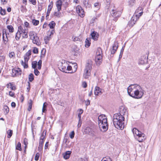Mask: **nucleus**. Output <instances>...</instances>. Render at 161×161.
<instances>
[{
  "label": "nucleus",
  "instance_id": "1",
  "mask_svg": "<svg viewBox=\"0 0 161 161\" xmlns=\"http://www.w3.org/2000/svg\"><path fill=\"white\" fill-rule=\"evenodd\" d=\"M125 117L120 114L116 113L114 114L113 117V122L115 128L118 129L123 130L125 125L123 122L125 120Z\"/></svg>",
  "mask_w": 161,
  "mask_h": 161
},
{
  "label": "nucleus",
  "instance_id": "2",
  "mask_svg": "<svg viewBox=\"0 0 161 161\" xmlns=\"http://www.w3.org/2000/svg\"><path fill=\"white\" fill-rule=\"evenodd\" d=\"M92 62L91 60L87 61L86 65L85 66L83 74V77L85 79H88L91 75V71L92 69Z\"/></svg>",
  "mask_w": 161,
  "mask_h": 161
},
{
  "label": "nucleus",
  "instance_id": "3",
  "mask_svg": "<svg viewBox=\"0 0 161 161\" xmlns=\"http://www.w3.org/2000/svg\"><path fill=\"white\" fill-rule=\"evenodd\" d=\"M84 132L86 134L94 137L96 136L98 134V131L96 128H92L87 127L85 129Z\"/></svg>",
  "mask_w": 161,
  "mask_h": 161
},
{
  "label": "nucleus",
  "instance_id": "4",
  "mask_svg": "<svg viewBox=\"0 0 161 161\" xmlns=\"http://www.w3.org/2000/svg\"><path fill=\"white\" fill-rule=\"evenodd\" d=\"M139 85L137 84L131 85L127 88L128 94L133 97L136 93V90L137 91V88H139Z\"/></svg>",
  "mask_w": 161,
  "mask_h": 161
},
{
  "label": "nucleus",
  "instance_id": "5",
  "mask_svg": "<svg viewBox=\"0 0 161 161\" xmlns=\"http://www.w3.org/2000/svg\"><path fill=\"white\" fill-rule=\"evenodd\" d=\"M102 54V49L100 47H98L96 52L97 56L95 58V61L97 65H100L102 62L103 58Z\"/></svg>",
  "mask_w": 161,
  "mask_h": 161
},
{
  "label": "nucleus",
  "instance_id": "6",
  "mask_svg": "<svg viewBox=\"0 0 161 161\" xmlns=\"http://www.w3.org/2000/svg\"><path fill=\"white\" fill-rule=\"evenodd\" d=\"M135 93L133 98L136 99H140L142 97L144 94V90L140 86L139 88H137V91H136Z\"/></svg>",
  "mask_w": 161,
  "mask_h": 161
},
{
  "label": "nucleus",
  "instance_id": "7",
  "mask_svg": "<svg viewBox=\"0 0 161 161\" xmlns=\"http://www.w3.org/2000/svg\"><path fill=\"white\" fill-rule=\"evenodd\" d=\"M134 136L135 138L139 142H142L143 140H145L146 138L145 135L142 133L140 131L137 129L136 134H135Z\"/></svg>",
  "mask_w": 161,
  "mask_h": 161
},
{
  "label": "nucleus",
  "instance_id": "8",
  "mask_svg": "<svg viewBox=\"0 0 161 161\" xmlns=\"http://www.w3.org/2000/svg\"><path fill=\"white\" fill-rule=\"evenodd\" d=\"M139 19V17H138L137 15H133L131 17L130 20L129 21L128 25L130 27L133 26V25L136 24V21Z\"/></svg>",
  "mask_w": 161,
  "mask_h": 161
},
{
  "label": "nucleus",
  "instance_id": "9",
  "mask_svg": "<svg viewBox=\"0 0 161 161\" xmlns=\"http://www.w3.org/2000/svg\"><path fill=\"white\" fill-rule=\"evenodd\" d=\"M76 11L80 17L83 18L85 16L84 10L80 6L78 5L76 7Z\"/></svg>",
  "mask_w": 161,
  "mask_h": 161
},
{
  "label": "nucleus",
  "instance_id": "10",
  "mask_svg": "<svg viewBox=\"0 0 161 161\" xmlns=\"http://www.w3.org/2000/svg\"><path fill=\"white\" fill-rule=\"evenodd\" d=\"M98 124H102L103 123H106L107 121V118L105 115L102 114L100 115L98 118Z\"/></svg>",
  "mask_w": 161,
  "mask_h": 161
},
{
  "label": "nucleus",
  "instance_id": "11",
  "mask_svg": "<svg viewBox=\"0 0 161 161\" xmlns=\"http://www.w3.org/2000/svg\"><path fill=\"white\" fill-rule=\"evenodd\" d=\"M148 56L146 55L142 56L138 60V64H143L147 63Z\"/></svg>",
  "mask_w": 161,
  "mask_h": 161
},
{
  "label": "nucleus",
  "instance_id": "12",
  "mask_svg": "<svg viewBox=\"0 0 161 161\" xmlns=\"http://www.w3.org/2000/svg\"><path fill=\"white\" fill-rule=\"evenodd\" d=\"M64 62H63L61 63V65H60V66L59 67V69L61 71H62L63 72H65L66 73H71V72H67L66 71V67L67 66V64L66 63V62H65L64 61Z\"/></svg>",
  "mask_w": 161,
  "mask_h": 161
},
{
  "label": "nucleus",
  "instance_id": "13",
  "mask_svg": "<svg viewBox=\"0 0 161 161\" xmlns=\"http://www.w3.org/2000/svg\"><path fill=\"white\" fill-rule=\"evenodd\" d=\"M99 126L100 130L103 132H106L108 129V125L107 122H106V123H103L102 125L100 124H99Z\"/></svg>",
  "mask_w": 161,
  "mask_h": 161
},
{
  "label": "nucleus",
  "instance_id": "14",
  "mask_svg": "<svg viewBox=\"0 0 161 161\" xmlns=\"http://www.w3.org/2000/svg\"><path fill=\"white\" fill-rule=\"evenodd\" d=\"M12 75L13 77L21 75L22 73V71L19 68H18L17 69H13L12 70Z\"/></svg>",
  "mask_w": 161,
  "mask_h": 161
},
{
  "label": "nucleus",
  "instance_id": "15",
  "mask_svg": "<svg viewBox=\"0 0 161 161\" xmlns=\"http://www.w3.org/2000/svg\"><path fill=\"white\" fill-rule=\"evenodd\" d=\"M91 36V38L94 41H97L99 36V33L95 31H93L90 34Z\"/></svg>",
  "mask_w": 161,
  "mask_h": 161
},
{
  "label": "nucleus",
  "instance_id": "16",
  "mask_svg": "<svg viewBox=\"0 0 161 161\" xmlns=\"http://www.w3.org/2000/svg\"><path fill=\"white\" fill-rule=\"evenodd\" d=\"M118 43L117 42H114L112 48L110 49L111 53L112 54H114L116 52L118 48Z\"/></svg>",
  "mask_w": 161,
  "mask_h": 161
},
{
  "label": "nucleus",
  "instance_id": "17",
  "mask_svg": "<svg viewBox=\"0 0 161 161\" xmlns=\"http://www.w3.org/2000/svg\"><path fill=\"white\" fill-rule=\"evenodd\" d=\"M103 90V89L100 88L99 87L96 86L95 88L94 94L96 96L101 95L103 93L102 91Z\"/></svg>",
  "mask_w": 161,
  "mask_h": 161
},
{
  "label": "nucleus",
  "instance_id": "18",
  "mask_svg": "<svg viewBox=\"0 0 161 161\" xmlns=\"http://www.w3.org/2000/svg\"><path fill=\"white\" fill-rule=\"evenodd\" d=\"M127 109L126 108L121 106L120 108L119 112L118 113L120 114L122 116H124L127 113Z\"/></svg>",
  "mask_w": 161,
  "mask_h": 161
},
{
  "label": "nucleus",
  "instance_id": "19",
  "mask_svg": "<svg viewBox=\"0 0 161 161\" xmlns=\"http://www.w3.org/2000/svg\"><path fill=\"white\" fill-rule=\"evenodd\" d=\"M63 2L61 0H58L56 2V6L58 11L61 10Z\"/></svg>",
  "mask_w": 161,
  "mask_h": 161
},
{
  "label": "nucleus",
  "instance_id": "20",
  "mask_svg": "<svg viewBox=\"0 0 161 161\" xmlns=\"http://www.w3.org/2000/svg\"><path fill=\"white\" fill-rule=\"evenodd\" d=\"M25 62H24L23 60L21 61V64L23 66L25 69H26L28 68V62L29 60H27V58H25Z\"/></svg>",
  "mask_w": 161,
  "mask_h": 161
},
{
  "label": "nucleus",
  "instance_id": "21",
  "mask_svg": "<svg viewBox=\"0 0 161 161\" xmlns=\"http://www.w3.org/2000/svg\"><path fill=\"white\" fill-rule=\"evenodd\" d=\"M71 153V151H67L66 152L63 154L64 158L65 159H69Z\"/></svg>",
  "mask_w": 161,
  "mask_h": 161
},
{
  "label": "nucleus",
  "instance_id": "22",
  "mask_svg": "<svg viewBox=\"0 0 161 161\" xmlns=\"http://www.w3.org/2000/svg\"><path fill=\"white\" fill-rule=\"evenodd\" d=\"M3 39L4 41L6 42L8 41L7 34L5 30L4 29L3 31Z\"/></svg>",
  "mask_w": 161,
  "mask_h": 161
},
{
  "label": "nucleus",
  "instance_id": "23",
  "mask_svg": "<svg viewBox=\"0 0 161 161\" xmlns=\"http://www.w3.org/2000/svg\"><path fill=\"white\" fill-rule=\"evenodd\" d=\"M53 2H51V4L50 5H49L48 6L47 12V17L49 16L50 11H51L52 9L53 8Z\"/></svg>",
  "mask_w": 161,
  "mask_h": 161
},
{
  "label": "nucleus",
  "instance_id": "24",
  "mask_svg": "<svg viewBox=\"0 0 161 161\" xmlns=\"http://www.w3.org/2000/svg\"><path fill=\"white\" fill-rule=\"evenodd\" d=\"M55 32V30H53L51 31L50 32L48 31V36H47V40H50L51 39V37L53 36V34Z\"/></svg>",
  "mask_w": 161,
  "mask_h": 161
},
{
  "label": "nucleus",
  "instance_id": "25",
  "mask_svg": "<svg viewBox=\"0 0 161 161\" xmlns=\"http://www.w3.org/2000/svg\"><path fill=\"white\" fill-rule=\"evenodd\" d=\"M44 140H40L39 145L38 147V150L39 151H40L43 149Z\"/></svg>",
  "mask_w": 161,
  "mask_h": 161
},
{
  "label": "nucleus",
  "instance_id": "26",
  "mask_svg": "<svg viewBox=\"0 0 161 161\" xmlns=\"http://www.w3.org/2000/svg\"><path fill=\"white\" fill-rule=\"evenodd\" d=\"M91 39L90 37H87L85 41V46L86 47H88L90 46L91 44Z\"/></svg>",
  "mask_w": 161,
  "mask_h": 161
},
{
  "label": "nucleus",
  "instance_id": "27",
  "mask_svg": "<svg viewBox=\"0 0 161 161\" xmlns=\"http://www.w3.org/2000/svg\"><path fill=\"white\" fill-rule=\"evenodd\" d=\"M31 55V50H29L25 55L24 56V58L25 59V58H27V60H29L30 59L29 56Z\"/></svg>",
  "mask_w": 161,
  "mask_h": 161
},
{
  "label": "nucleus",
  "instance_id": "28",
  "mask_svg": "<svg viewBox=\"0 0 161 161\" xmlns=\"http://www.w3.org/2000/svg\"><path fill=\"white\" fill-rule=\"evenodd\" d=\"M47 131L44 130L42 132L41 136L40 137V140H44V139L45 138V136L46 134Z\"/></svg>",
  "mask_w": 161,
  "mask_h": 161
},
{
  "label": "nucleus",
  "instance_id": "29",
  "mask_svg": "<svg viewBox=\"0 0 161 161\" xmlns=\"http://www.w3.org/2000/svg\"><path fill=\"white\" fill-rule=\"evenodd\" d=\"M36 38L33 40V42L34 44H36L37 46H39L40 45V43L39 42V38L38 36L36 37Z\"/></svg>",
  "mask_w": 161,
  "mask_h": 161
},
{
  "label": "nucleus",
  "instance_id": "30",
  "mask_svg": "<svg viewBox=\"0 0 161 161\" xmlns=\"http://www.w3.org/2000/svg\"><path fill=\"white\" fill-rule=\"evenodd\" d=\"M56 25V23L54 21H51L48 24V26L51 29L54 30V27Z\"/></svg>",
  "mask_w": 161,
  "mask_h": 161
},
{
  "label": "nucleus",
  "instance_id": "31",
  "mask_svg": "<svg viewBox=\"0 0 161 161\" xmlns=\"http://www.w3.org/2000/svg\"><path fill=\"white\" fill-rule=\"evenodd\" d=\"M21 32H20L19 30H18L15 35V38L16 40L18 41L19 39L20 38L21 36Z\"/></svg>",
  "mask_w": 161,
  "mask_h": 161
},
{
  "label": "nucleus",
  "instance_id": "32",
  "mask_svg": "<svg viewBox=\"0 0 161 161\" xmlns=\"http://www.w3.org/2000/svg\"><path fill=\"white\" fill-rule=\"evenodd\" d=\"M4 114L6 115L9 112V108L8 106L5 105L4 106Z\"/></svg>",
  "mask_w": 161,
  "mask_h": 161
},
{
  "label": "nucleus",
  "instance_id": "33",
  "mask_svg": "<svg viewBox=\"0 0 161 161\" xmlns=\"http://www.w3.org/2000/svg\"><path fill=\"white\" fill-rule=\"evenodd\" d=\"M83 4L86 8H89L91 5L89 4L87 1L86 0H84L83 1Z\"/></svg>",
  "mask_w": 161,
  "mask_h": 161
},
{
  "label": "nucleus",
  "instance_id": "34",
  "mask_svg": "<svg viewBox=\"0 0 161 161\" xmlns=\"http://www.w3.org/2000/svg\"><path fill=\"white\" fill-rule=\"evenodd\" d=\"M15 148L16 150H19V151L22 150L21 144L19 142L17 144Z\"/></svg>",
  "mask_w": 161,
  "mask_h": 161
},
{
  "label": "nucleus",
  "instance_id": "35",
  "mask_svg": "<svg viewBox=\"0 0 161 161\" xmlns=\"http://www.w3.org/2000/svg\"><path fill=\"white\" fill-rule=\"evenodd\" d=\"M7 134H8L7 137L8 138H10L13 134V130H8L7 131Z\"/></svg>",
  "mask_w": 161,
  "mask_h": 161
},
{
  "label": "nucleus",
  "instance_id": "36",
  "mask_svg": "<svg viewBox=\"0 0 161 161\" xmlns=\"http://www.w3.org/2000/svg\"><path fill=\"white\" fill-rule=\"evenodd\" d=\"M135 0H129L128 1V5L130 7L133 6L135 3Z\"/></svg>",
  "mask_w": 161,
  "mask_h": 161
},
{
  "label": "nucleus",
  "instance_id": "37",
  "mask_svg": "<svg viewBox=\"0 0 161 161\" xmlns=\"http://www.w3.org/2000/svg\"><path fill=\"white\" fill-rule=\"evenodd\" d=\"M29 81L31 82L34 80V75L32 73H31L29 75Z\"/></svg>",
  "mask_w": 161,
  "mask_h": 161
},
{
  "label": "nucleus",
  "instance_id": "38",
  "mask_svg": "<svg viewBox=\"0 0 161 161\" xmlns=\"http://www.w3.org/2000/svg\"><path fill=\"white\" fill-rule=\"evenodd\" d=\"M32 102L31 99H30L29 100V105H28V110L29 111H30L32 107Z\"/></svg>",
  "mask_w": 161,
  "mask_h": 161
},
{
  "label": "nucleus",
  "instance_id": "39",
  "mask_svg": "<svg viewBox=\"0 0 161 161\" xmlns=\"http://www.w3.org/2000/svg\"><path fill=\"white\" fill-rule=\"evenodd\" d=\"M47 103H43V107L42 108V112L43 113H45L47 111L46 108L47 107Z\"/></svg>",
  "mask_w": 161,
  "mask_h": 161
},
{
  "label": "nucleus",
  "instance_id": "40",
  "mask_svg": "<svg viewBox=\"0 0 161 161\" xmlns=\"http://www.w3.org/2000/svg\"><path fill=\"white\" fill-rule=\"evenodd\" d=\"M7 28L8 29L9 32H13L14 31V28L11 25H8L7 26Z\"/></svg>",
  "mask_w": 161,
  "mask_h": 161
},
{
  "label": "nucleus",
  "instance_id": "41",
  "mask_svg": "<svg viewBox=\"0 0 161 161\" xmlns=\"http://www.w3.org/2000/svg\"><path fill=\"white\" fill-rule=\"evenodd\" d=\"M37 34L34 31H31L29 32V36H30V39H32V37L36 35Z\"/></svg>",
  "mask_w": 161,
  "mask_h": 161
},
{
  "label": "nucleus",
  "instance_id": "42",
  "mask_svg": "<svg viewBox=\"0 0 161 161\" xmlns=\"http://www.w3.org/2000/svg\"><path fill=\"white\" fill-rule=\"evenodd\" d=\"M39 21L38 20L33 19L32 20V23L34 25H37L39 24Z\"/></svg>",
  "mask_w": 161,
  "mask_h": 161
},
{
  "label": "nucleus",
  "instance_id": "43",
  "mask_svg": "<svg viewBox=\"0 0 161 161\" xmlns=\"http://www.w3.org/2000/svg\"><path fill=\"white\" fill-rule=\"evenodd\" d=\"M60 10L58 11L57 12H55L54 13V15L58 18H60V17L61 13L60 12Z\"/></svg>",
  "mask_w": 161,
  "mask_h": 161
},
{
  "label": "nucleus",
  "instance_id": "44",
  "mask_svg": "<svg viewBox=\"0 0 161 161\" xmlns=\"http://www.w3.org/2000/svg\"><path fill=\"white\" fill-rule=\"evenodd\" d=\"M37 62L36 61H34L32 63V67L34 69H36Z\"/></svg>",
  "mask_w": 161,
  "mask_h": 161
},
{
  "label": "nucleus",
  "instance_id": "45",
  "mask_svg": "<svg viewBox=\"0 0 161 161\" xmlns=\"http://www.w3.org/2000/svg\"><path fill=\"white\" fill-rule=\"evenodd\" d=\"M42 61L41 59L39 60L38 62V69H40L42 67Z\"/></svg>",
  "mask_w": 161,
  "mask_h": 161
},
{
  "label": "nucleus",
  "instance_id": "46",
  "mask_svg": "<svg viewBox=\"0 0 161 161\" xmlns=\"http://www.w3.org/2000/svg\"><path fill=\"white\" fill-rule=\"evenodd\" d=\"M20 9L21 11L23 13H24L26 11V9L25 6L23 5L21 6L20 7Z\"/></svg>",
  "mask_w": 161,
  "mask_h": 161
},
{
  "label": "nucleus",
  "instance_id": "47",
  "mask_svg": "<svg viewBox=\"0 0 161 161\" xmlns=\"http://www.w3.org/2000/svg\"><path fill=\"white\" fill-rule=\"evenodd\" d=\"M15 53L14 52H10L9 53V56L10 58L15 57Z\"/></svg>",
  "mask_w": 161,
  "mask_h": 161
},
{
  "label": "nucleus",
  "instance_id": "48",
  "mask_svg": "<svg viewBox=\"0 0 161 161\" xmlns=\"http://www.w3.org/2000/svg\"><path fill=\"white\" fill-rule=\"evenodd\" d=\"M9 84H10V88L12 90L14 91L16 90V88L15 86H13L12 83L11 82H9Z\"/></svg>",
  "mask_w": 161,
  "mask_h": 161
},
{
  "label": "nucleus",
  "instance_id": "49",
  "mask_svg": "<svg viewBox=\"0 0 161 161\" xmlns=\"http://www.w3.org/2000/svg\"><path fill=\"white\" fill-rule=\"evenodd\" d=\"M116 13V11L114 9H112L111 12V14L113 17L115 16Z\"/></svg>",
  "mask_w": 161,
  "mask_h": 161
},
{
  "label": "nucleus",
  "instance_id": "50",
  "mask_svg": "<svg viewBox=\"0 0 161 161\" xmlns=\"http://www.w3.org/2000/svg\"><path fill=\"white\" fill-rule=\"evenodd\" d=\"M40 156V153H37L36 154L35 157V160L36 161H38L39 160Z\"/></svg>",
  "mask_w": 161,
  "mask_h": 161
},
{
  "label": "nucleus",
  "instance_id": "51",
  "mask_svg": "<svg viewBox=\"0 0 161 161\" xmlns=\"http://www.w3.org/2000/svg\"><path fill=\"white\" fill-rule=\"evenodd\" d=\"M122 12L121 11H117L116 14V15L115 17H117L118 18L120 16Z\"/></svg>",
  "mask_w": 161,
  "mask_h": 161
},
{
  "label": "nucleus",
  "instance_id": "52",
  "mask_svg": "<svg viewBox=\"0 0 161 161\" xmlns=\"http://www.w3.org/2000/svg\"><path fill=\"white\" fill-rule=\"evenodd\" d=\"M75 133L74 131H72L69 134V137L71 139H73L74 138Z\"/></svg>",
  "mask_w": 161,
  "mask_h": 161
},
{
  "label": "nucleus",
  "instance_id": "53",
  "mask_svg": "<svg viewBox=\"0 0 161 161\" xmlns=\"http://www.w3.org/2000/svg\"><path fill=\"white\" fill-rule=\"evenodd\" d=\"M33 52L34 54H37L38 53V49L36 47H34L33 50Z\"/></svg>",
  "mask_w": 161,
  "mask_h": 161
},
{
  "label": "nucleus",
  "instance_id": "54",
  "mask_svg": "<svg viewBox=\"0 0 161 161\" xmlns=\"http://www.w3.org/2000/svg\"><path fill=\"white\" fill-rule=\"evenodd\" d=\"M34 73L35 75H38L40 73L36 69H34Z\"/></svg>",
  "mask_w": 161,
  "mask_h": 161
},
{
  "label": "nucleus",
  "instance_id": "55",
  "mask_svg": "<svg viewBox=\"0 0 161 161\" xmlns=\"http://www.w3.org/2000/svg\"><path fill=\"white\" fill-rule=\"evenodd\" d=\"M23 143L25 145H27L28 144V139L25 138L24 139Z\"/></svg>",
  "mask_w": 161,
  "mask_h": 161
},
{
  "label": "nucleus",
  "instance_id": "56",
  "mask_svg": "<svg viewBox=\"0 0 161 161\" xmlns=\"http://www.w3.org/2000/svg\"><path fill=\"white\" fill-rule=\"evenodd\" d=\"M73 39L74 41H80V39L78 37H75Z\"/></svg>",
  "mask_w": 161,
  "mask_h": 161
},
{
  "label": "nucleus",
  "instance_id": "57",
  "mask_svg": "<svg viewBox=\"0 0 161 161\" xmlns=\"http://www.w3.org/2000/svg\"><path fill=\"white\" fill-rule=\"evenodd\" d=\"M6 10L3 9L2 11H1L0 12V14L2 15H4L6 14Z\"/></svg>",
  "mask_w": 161,
  "mask_h": 161
},
{
  "label": "nucleus",
  "instance_id": "58",
  "mask_svg": "<svg viewBox=\"0 0 161 161\" xmlns=\"http://www.w3.org/2000/svg\"><path fill=\"white\" fill-rule=\"evenodd\" d=\"M14 93L13 92H12L11 91L9 92V95L11 97H14Z\"/></svg>",
  "mask_w": 161,
  "mask_h": 161
},
{
  "label": "nucleus",
  "instance_id": "59",
  "mask_svg": "<svg viewBox=\"0 0 161 161\" xmlns=\"http://www.w3.org/2000/svg\"><path fill=\"white\" fill-rule=\"evenodd\" d=\"M97 20V17H94L91 20V23H94V22H95Z\"/></svg>",
  "mask_w": 161,
  "mask_h": 161
},
{
  "label": "nucleus",
  "instance_id": "60",
  "mask_svg": "<svg viewBox=\"0 0 161 161\" xmlns=\"http://www.w3.org/2000/svg\"><path fill=\"white\" fill-rule=\"evenodd\" d=\"M22 37L24 38H27L28 37L27 33L23 34Z\"/></svg>",
  "mask_w": 161,
  "mask_h": 161
},
{
  "label": "nucleus",
  "instance_id": "61",
  "mask_svg": "<svg viewBox=\"0 0 161 161\" xmlns=\"http://www.w3.org/2000/svg\"><path fill=\"white\" fill-rule=\"evenodd\" d=\"M142 11V7H139L136 11V12L138 13L139 12V11Z\"/></svg>",
  "mask_w": 161,
  "mask_h": 161
},
{
  "label": "nucleus",
  "instance_id": "62",
  "mask_svg": "<svg viewBox=\"0 0 161 161\" xmlns=\"http://www.w3.org/2000/svg\"><path fill=\"white\" fill-rule=\"evenodd\" d=\"M82 124V120H79V122L77 125L78 128H80L81 127Z\"/></svg>",
  "mask_w": 161,
  "mask_h": 161
},
{
  "label": "nucleus",
  "instance_id": "63",
  "mask_svg": "<svg viewBox=\"0 0 161 161\" xmlns=\"http://www.w3.org/2000/svg\"><path fill=\"white\" fill-rule=\"evenodd\" d=\"M82 86L84 88H86L87 86V84L86 82L84 81L82 83Z\"/></svg>",
  "mask_w": 161,
  "mask_h": 161
},
{
  "label": "nucleus",
  "instance_id": "64",
  "mask_svg": "<svg viewBox=\"0 0 161 161\" xmlns=\"http://www.w3.org/2000/svg\"><path fill=\"white\" fill-rule=\"evenodd\" d=\"M137 130V129L135 128H134L132 130V131L133 134H134V135H135V134H136Z\"/></svg>",
  "mask_w": 161,
  "mask_h": 161
}]
</instances>
